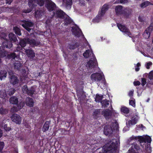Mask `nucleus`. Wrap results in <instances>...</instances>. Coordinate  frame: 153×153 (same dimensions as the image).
Returning <instances> with one entry per match:
<instances>
[{"mask_svg":"<svg viewBox=\"0 0 153 153\" xmlns=\"http://www.w3.org/2000/svg\"><path fill=\"white\" fill-rule=\"evenodd\" d=\"M129 104L134 107L135 106V102L134 100H130L129 101Z\"/></svg>","mask_w":153,"mask_h":153,"instance_id":"49","label":"nucleus"},{"mask_svg":"<svg viewBox=\"0 0 153 153\" xmlns=\"http://www.w3.org/2000/svg\"><path fill=\"white\" fill-rule=\"evenodd\" d=\"M112 126L113 127V128L114 129H117L118 128V125L116 123H113L112 124Z\"/></svg>","mask_w":153,"mask_h":153,"instance_id":"53","label":"nucleus"},{"mask_svg":"<svg viewBox=\"0 0 153 153\" xmlns=\"http://www.w3.org/2000/svg\"><path fill=\"white\" fill-rule=\"evenodd\" d=\"M83 56L86 58L90 57L91 59L86 63V67H96L97 66V63L92 51H90L88 50H87L83 53Z\"/></svg>","mask_w":153,"mask_h":153,"instance_id":"1","label":"nucleus"},{"mask_svg":"<svg viewBox=\"0 0 153 153\" xmlns=\"http://www.w3.org/2000/svg\"><path fill=\"white\" fill-rule=\"evenodd\" d=\"M102 114L107 120L111 117L112 114V112L109 109H104L102 111Z\"/></svg>","mask_w":153,"mask_h":153,"instance_id":"15","label":"nucleus"},{"mask_svg":"<svg viewBox=\"0 0 153 153\" xmlns=\"http://www.w3.org/2000/svg\"><path fill=\"white\" fill-rule=\"evenodd\" d=\"M152 65V63L151 62H149L146 63L147 67H149V66H151Z\"/></svg>","mask_w":153,"mask_h":153,"instance_id":"58","label":"nucleus"},{"mask_svg":"<svg viewBox=\"0 0 153 153\" xmlns=\"http://www.w3.org/2000/svg\"><path fill=\"white\" fill-rule=\"evenodd\" d=\"M113 132V128L109 125L105 126L104 128V133L106 135L110 136Z\"/></svg>","mask_w":153,"mask_h":153,"instance_id":"13","label":"nucleus"},{"mask_svg":"<svg viewBox=\"0 0 153 153\" xmlns=\"http://www.w3.org/2000/svg\"><path fill=\"white\" fill-rule=\"evenodd\" d=\"M151 4V3L148 1H146L142 3L140 5V7L144 8L148 6Z\"/></svg>","mask_w":153,"mask_h":153,"instance_id":"36","label":"nucleus"},{"mask_svg":"<svg viewBox=\"0 0 153 153\" xmlns=\"http://www.w3.org/2000/svg\"><path fill=\"white\" fill-rule=\"evenodd\" d=\"M13 0H6V3L10 4L12 1Z\"/></svg>","mask_w":153,"mask_h":153,"instance_id":"62","label":"nucleus"},{"mask_svg":"<svg viewBox=\"0 0 153 153\" xmlns=\"http://www.w3.org/2000/svg\"><path fill=\"white\" fill-rule=\"evenodd\" d=\"M6 36V34L4 33H1L0 34V38L1 39H5Z\"/></svg>","mask_w":153,"mask_h":153,"instance_id":"51","label":"nucleus"},{"mask_svg":"<svg viewBox=\"0 0 153 153\" xmlns=\"http://www.w3.org/2000/svg\"><path fill=\"white\" fill-rule=\"evenodd\" d=\"M146 153H151V150L150 148L147 147L145 149Z\"/></svg>","mask_w":153,"mask_h":153,"instance_id":"54","label":"nucleus"},{"mask_svg":"<svg viewBox=\"0 0 153 153\" xmlns=\"http://www.w3.org/2000/svg\"><path fill=\"white\" fill-rule=\"evenodd\" d=\"M113 141L108 140L107 141L105 144V146L104 148V152L105 153H111L113 152L117 149L115 143L114 141L116 142L115 140H113Z\"/></svg>","mask_w":153,"mask_h":153,"instance_id":"3","label":"nucleus"},{"mask_svg":"<svg viewBox=\"0 0 153 153\" xmlns=\"http://www.w3.org/2000/svg\"><path fill=\"white\" fill-rule=\"evenodd\" d=\"M139 149V146L135 143H133L128 150V153H138L137 151Z\"/></svg>","mask_w":153,"mask_h":153,"instance_id":"14","label":"nucleus"},{"mask_svg":"<svg viewBox=\"0 0 153 153\" xmlns=\"http://www.w3.org/2000/svg\"><path fill=\"white\" fill-rule=\"evenodd\" d=\"M15 90L14 89L12 88L10 89L7 92V94H8L9 96H11L14 94Z\"/></svg>","mask_w":153,"mask_h":153,"instance_id":"42","label":"nucleus"},{"mask_svg":"<svg viewBox=\"0 0 153 153\" xmlns=\"http://www.w3.org/2000/svg\"><path fill=\"white\" fill-rule=\"evenodd\" d=\"M4 46H5L6 48H10L12 47L13 44L12 43L10 42L9 44H7V45H4Z\"/></svg>","mask_w":153,"mask_h":153,"instance_id":"52","label":"nucleus"},{"mask_svg":"<svg viewBox=\"0 0 153 153\" xmlns=\"http://www.w3.org/2000/svg\"><path fill=\"white\" fill-rule=\"evenodd\" d=\"M7 57L10 59H17V56L15 53H12L7 55Z\"/></svg>","mask_w":153,"mask_h":153,"instance_id":"37","label":"nucleus"},{"mask_svg":"<svg viewBox=\"0 0 153 153\" xmlns=\"http://www.w3.org/2000/svg\"><path fill=\"white\" fill-rule=\"evenodd\" d=\"M72 0H62V5L67 9H70L71 7Z\"/></svg>","mask_w":153,"mask_h":153,"instance_id":"18","label":"nucleus"},{"mask_svg":"<svg viewBox=\"0 0 153 153\" xmlns=\"http://www.w3.org/2000/svg\"><path fill=\"white\" fill-rule=\"evenodd\" d=\"M50 123V122L49 121H47L45 123L42 128V130L43 132H45L48 130L49 127Z\"/></svg>","mask_w":153,"mask_h":153,"instance_id":"31","label":"nucleus"},{"mask_svg":"<svg viewBox=\"0 0 153 153\" xmlns=\"http://www.w3.org/2000/svg\"><path fill=\"white\" fill-rule=\"evenodd\" d=\"M134 84L135 85H140V82L138 81H134Z\"/></svg>","mask_w":153,"mask_h":153,"instance_id":"57","label":"nucleus"},{"mask_svg":"<svg viewBox=\"0 0 153 153\" xmlns=\"http://www.w3.org/2000/svg\"><path fill=\"white\" fill-rule=\"evenodd\" d=\"M20 24L28 31L30 32L31 30L30 27L33 26V24L30 22L24 21L22 22Z\"/></svg>","mask_w":153,"mask_h":153,"instance_id":"10","label":"nucleus"},{"mask_svg":"<svg viewBox=\"0 0 153 153\" xmlns=\"http://www.w3.org/2000/svg\"><path fill=\"white\" fill-rule=\"evenodd\" d=\"M117 27L120 30L124 33V34L131 37V34L129 30L125 25L121 24H117Z\"/></svg>","mask_w":153,"mask_h":153,"instance_id":"7","label":"nucleus"},{"mask_svg":"<svg viewBox=\"0 0 153 153\" xmlns=\"http://www.w3.org/2000/svg\"><path fill=\"white\" fill-rule=\"evenodd\" d=\"M45 6L49 11L54 10L56 7V5L55 3L51 0H46L45 3Z\"/></svg>","mask_w":153,"mask_h":153,"instance_id":"9","label":"nucleus"},{"mask_svg":"<svg viewBox=\"0 0 153 153\" xmlns=\"http://www.w3.org/2000/svg\"><path fill=\"white\" fill-rule=\"evenodd\" d=\"M8 73L10 76L13 75H12L14 74V72L13 71L10 70L9 71H8Z\"/></svg>","mask_w":153,"mask_h":153,"instance_id":"59","label":"nucleus"},{"mask_svg":"<svg viewBox=\"0 0 153 153\" xmlns=\"http://www.w3.org/2000/svg\"><path fill=\"white\" fill-rule=\"evenodd\" d=\"M141 85L144 86L146 83V79L145 78H142Z\"/></svg>","mask_w":153,"mask_h":153,"instance_id":"50","label":"nucleus"},{"mask_svg":"<svg viewBox=\"0 0 153 153\" xmlns=\"http://www.w3.org/2000/svg\"><path fill=\"white\" fill-rule=\"evenodd\" d=\"M2 125L4 130L7 131H9L11 129V128L9 127H7V124H5L4 123H2Z\"/></svg>","mask_w":153,"mask_h":153,"instance_id":"43","label":"nucleus"},{"mask_svg":"<svg viewBox=\"0 0 153 153\" xmlns=\"http://www.w3.org/2000/svg\"><path fill=\"white\" fill-rule=\"evenodd\" d=\"M46 1V0H29L28 4L30 8L25 10L23 11V12L25 13H29L31 11L32 8L35 6V3L36 2L40 6H42Z\"/></svg>","mask_w":153,"mask_h":153,"instance_id":"5","label":"nucleus"},{"mask_svg":"<svg viewBox=\"0 0 153 153\" xmlns=\"http://www.w3.org/2000/svg\"><path fill=\"white\" fill-rule=\"evenodd\" d=\"M109 102V101L106 100H103L101 102L102 107L104 108L107 107L108 106Z\"/></svg>","mask_w":153,"mask_h":153,"instance_id":"28","label":"nucleus"},{"mask_svg":"<svg viewBox=\"0 0 153 153\" xmlns=\"http://www.w3.org/2000/svg\"><path fill=\"white\" fill-rule=\"evenodd\" d=\"M8 112V110L7 109L4 108L3 107L1 108L0 109V114H7Z\"/></svg>","mask_w":153,"mask_h":153,"instance_id":"34","label":"nucleus"},{"mask_svg":"<svg viewBox=\"0 0 153 153\" xmlns=\"http://www.w3.org/2000/svg\"><path fill=\"white\" fill-rule=\"evenodd\" d=\"M9 37L10 40L11 42H15L17 40L15 34L12 33L9 34Z\"/></svg>","mask_w":153,"mask_h":153,"instance_id":"29","label":"nucleus"},{"mask_svg":"<svg viewBox=\"0 0 153 153\" xmlns=\"http://www.w3.org/2000/svg\"><path fill=\"white\" fill-rule=\"evenodd\" d=\"M68 47L71 49H73L74 48V45H69L68 46Z\"/></svg>","mask_w":153,"mask_h":153,"instance_id":"60","label":"nucleus"},{"mask_svg":"<svg viewBox=\"0 0 153 153\" xmlns=\"http://www.w3.org/2000/svg\"><path fill=\"white\" fill-rule=\"evenodd\" d=\"M115 11L117 15H120L123 13V7L121 5L117 6L115 8Z\"/></svg>","mask_w":153,"mask_h":153,"instance_id":"21","label":"nucleus"},{"mask_svg":"<svg viewBox=\"0 0 153 153\" xmlns=\"http://www.w3.org/2000/svg\"><path fill=\"white\" fill-rule=\"evenodd\" d=\"M9 102L12 104L16 105H17L18 104H19L20 102L18 101V98L15 96L11 97L9 99Z\"/></svg>","mask_w":153,"mask_h":153,"instance_id":"20","label":"nucleus"},{"mask_svg":"<svg viewBox=\"0 0 153 153\" xmlns=\"http://www.w3.org/2000/svg\"><path fill=\"white\" fill-rule=\"evenodd\" d=\"M34 102L33 100L31 98H28L26 100V105L30 107H32L33 106Z\"/></svg>","mask_w":153,"mask_h":153,"instance_id":"26","label":"nucleus"},{"mask_svg":"<svg viewBox=\"0 0 153 153\" xmlns=\"http://www.w3.org/2000/svg\"><path fill=\"white\" fill-rule=\"evenodd\" d=\"M2 130L1 129H0V137L2 136Z\"/></svg>","mask_w":153,"mask_h":153,"instance_id":"63","label":"nucleus"},{"mask_svg":"<svg viewBox=\"0 0 153 153\" xmlns=\"http://www.w3.org/2000/svg\"><path fill=\"white\" fill-rule=\"evenodd\" d=\"M44 11L42 10H39L36 11L35 13V16L36 18H40L44 15Z\"/></svg>","mask_w":153,"mask_h":153,"instance_id":"25","label":"nucleus"},{"mask_svg":"<svg viewBox=\"0 0 153 153\" xmlns=\"http://www.w3.org/2000/svg\"><path fill=\"white\" fill-rule=\"evenodd\" d=\"M152 20V22L150 26L146 29L143 33V37L146 39L149 38L150 33L153 30V19Z\"/></svg>","mask_w":153,"mask_h":153,"instance_id":"8","label":"nucleus"},{"mask_svg":"<svg viewBox=\"0 0 153 153\" xmlns=\"http://www.w3.org/2000/svg\"><path fill=\"white\" fill-rule=\"evenodd\" d=\"M4 146V143L3 142H0V152L3 149ZM0 153H1L0 152Z\"/></svg>","mask_w":153,"mask_h":153,"instance_id":"47","label":"nucleus"},{"mask_svg":"<svg viewBox=\"0 0 153 153\" xmlns=\"http://www.w3.org/2000/svg\"><path fill=\"white\" fill-rule=\"evenodd\" d=\"M22 89L23 93H26L27 94L28 90L26 85L23 86L22 88Z\"/></svg>","mask_w":153,"mask_h":153,"instance_id":"45","label":"nucleus"},{"mask_svg":"<svg viewBox=\"0 0 153 153\" xmlns=\"http://www.w3.org/2000/svg\"><path fill=\"white\" fill-rule=\"evenodd\" d=\"M21 64L20 62H17L15 63L14 64V67H20Z\"/></svg>","mask_w":153,"mask_h":153,"instance_id":"55","label":"nucleus"},{"mask_svg":"<svg viewBox=\"0 0 153 153\" xmlns=\"http://www.w3.org/2000/svg\"><path fill=\"white\" fill-rule=\"evenodd\" d=\"M100 109H97L93 111V116L94 117L95 119H97L100 114Z\"/></svg>","mask_w":153,"mask_h":153,"instance_id":"27","label":"nucleus"},{"mask_svg":"<svg viewBox=\"0 0 153 153\" xmlns=\"http://www.w3.org/2000/svg\"><path fill=\"white\" fill-rule=\"evenodd\" d=\"M19 68V71H20V72L22 74V75H23V74H25L26 73V71L25 70V69L23 68L22 69H21V68Z\"/></svg>","mask_w":153,"mask_h":153,"instance_id":"46","label":"nucleus"},{"mask_svg":"<svg viewBox=\"0 0 153 153\" xmlns=\"http://www.w3.org/2000/svg\"><path fill=\"white\" fill-rule=\"evenodd\" d=\"M56 14L58 17L62 19H63L64 17L66 15L64 12L61 10H57L56 12Z\"/></svg>","mask_w":153,"mask_h":153,"instance_id":"24","label":"nucleus"},{"mask_svg":"<svg viewBox=\"0 0 153 153\" xmlns=\"http://www.w3.org/2000/svg\"><path fill=\"white\" fill-rule=\"evenodd\" d=\"M25 105L24 102L22 101L19 102V104H18L17 106H14L10 110V111L12 112H16L18 111L19 110L22 108Z\"/></svg>","mask_w":153,"mask_h":153,"instance_id":"11","label":"nucleus"},{"mask_svg":"<svg viewBox=\"0 0 153 153\" xmlns=\"http://www.w3.org/2000/svg\"><path fill=\"white\" fill-rule=\"evenodd\" d=\"M35 89L34 87H32L28 90L27 94L30 96H32L33 94H35Z\"/></svg>","mask_w":153,"mask_h":153,"instance_id":"32","label":"nucleus"},{"mask_svg":"<svg viewBox=\"0 0 153 153\" xmlns=\"http://www.w3.org/2000/svg\"><path fill=\"white\" fill-rule=\"evenodd\" d=\"M121 111L122 112L126 114H128L129 112V109L127 107L123 106L121 108Z\"/></svg>","mask_w":153,"mask_h":153,"instance_id":"39","label":"nucleus"},{"mask_svg":"<svg viewBox=\"0 0 153 153\" xmlns=\"http://www.w3.org/2000/svg\"><path fill=\"white\" fill-rule=\"evenodd\" d=\"M19 79L15 75H12L10 79V83L13 85H17L19 82Z\"/></svg>","mask_w":153,"mask_h":153,"instance_id":"19","label":"nucleus"},{"mask_svg":"<svg viewBox=\"0 0 153 153\" xmlns=\"http://www.w3.org/2000/svg\"><path fill=\"white\" fill-rule=\"evenodd\" d=\"M7 72L5 70H1L0 71V79L2 80L4 79L7 76Z\"/></svg>","mask_w":153,"mask_h":153,"instance_id":"30","label":"nucleus"},{"mask_svg":"<svg viewBox=\"0 0 153 153\" xmlns=\"http://www.w3.org/2000/svg\"><path fill=\"white\" fill-rule=\"evenodd\" d=\"M72 31L75 36L79 37L81 34V31L77 26H75L72 28Z\"/></svg>","mask_w":153,"mask_h":153,"instance_id":"17","label":"nucleus"},{"mask_svg":"<svg viewBox=\"0 0 153 153\" xmlns=\"http://www.w3.org/2000/svg\"><path fill=\"white\" fill-rule=\"evenodd\" d=\"M139 21L141 22H145L144 19L143 18L139 17L138 18Z\"/></svg>","mask_w":153,"mask_h":153,"instance_id":"56","label":"nucleus"},{"mask_svg":"<svg viewBox=\"0 0 153 153\" xmlns=\"http://www.w3.org/2000/svg\"><path fill=\"white\" fill-rule=\"evenodd\" d=\"M26 43L29 44L32 46H34L39 45L40 42L32 39L26 38L22 40L20 44L22 47H24L26 46Z\"/></svg>","mask_w":153,"mask_h":153,"instance_id":"6","label":"nucleus"},{"mask_svg":"<svg viewBox=\"0 0 153 153\" xmlns=\"http://www.w3.org/2000/svg\"><path fill=\"white\" fill-rule=\"evenodd\" d=\"M141 66V65L140 63H138L137 64V67H139L140 66Z\"/></svg>","mask_w":153,"mask_h":153,"instance_id":"64","label":"nucleus"},{"mask_svg":"<svg viewBox=\"0 0 153 153\" xmlns=\"http://www.w3.org/2000/svg\"><path fill=\"white\" fill-rule=\"evenodd\" d=\"M128 2V0H119L118 1H115L114 3L117 4L119 2H120L122 4H125L127 3Z\"/></svg>","mask_w":153,"mask_h":153,"instance_id":"44","label":"nucleus"},{"mask_svg":"<svg viewBox=\"0 0 153 153\" xmlns=\"http://www.w3.org/2000/svg\"><path fill=\"white\" fill-rule=\"evenodd\" d=\"M12 121L16 124H20L21 122L22 119L20 116L16 114H13L11 117Z\"/></svg>","mask_w":153,"mask_h":153,"instance_id":"12","label":"nucleus"},{"mask_svg":"<svg viewBox=\"0 0 153 153\" xmlns=\"http://www.w3.org/2000/svg\"><path fill=\"white\" fill-rule=\"evenodd\" d=\"M108 5L107 4H104L102 7L101 11L99 12V14L101 16H103L105 12L108 10Z\"/></svg>","mask_w":153,"mask_h":153,"instance_id":"22","label":"nucleus"},{"mask_svg":"<svg viewBox=\"0 0 153 153\" xmlns=\"http://www.w3.org/2000/svg\"><path fill=\"white\" fill-rule=\"evenodd\" d=\"M63 19L64 20V23L65 24H68L71 22V20L69 16L65 15Z\"/></svg>","mask_w":153,"mask_h":153,"instance_id":"33","label":"nucleus"},{"mask_svg":"<svg viewBox=\"0 0 153 153\" xmlns=\"http://www.w3.org/2000/svg\"><path fill=\"white\" fill-rule=\"evenodd\" d=\"M103 96H100L99 95H97L96 97L95 98V100L96 102H100L102 101L101 100L102 99Z\"/></svg>","mask_w":153,"mask_h":153,"instance_id":"41","label":"nucleus"},{"mask_svg":"<svg viewBox=\"0 0 153 153\" xmlns=\"http://www.w3.org/2000/svg\"><path fill=\"white\" fill-rule=\"evenodd\" d=\"M13 30L16 34L19 36L21 35L20 29L18 27H14L13 28Z\"/></svg>","mask_w":153,"mask_h":153,"instance_id":"38","label":"nucleus"},{"mask_svg":"<svg viewBox=\"0 0 153 153\" xmlns=\"http://www.w3.org/2000/svg\"><path fill=\"white\" fill-rule=\"evenodd\" d=\"M7 53L4 50H0V57H3L6 56Z\"/></svg>","mask_w":153,"mask_h":153,"instance_id":"40","label":"nucleus"},{"mask_svg":"<svg viewBox=\"0 0 153 153\" xmlns=\"http://www.w3.org/2000/svg\"><path fill=\"white\" fill-rule=\"evenodd\" d=\"M92 80L96 81L99 86L105 85L106 83L104 74L102 73H95L92 74L91 76Z\"/></svg>","mask_w":153,"mask_h":153,"instance_id":"2","label":"nucleus"},{"mask_svg":"<svg viewBox=\"0 0 153 153\" xmlns=\"http://www.w3.org/2000/svg\"><path fill=\"white\" fill-rule=\"evenodd\" d=\"M149 77L150 80L153 79V71H152L149 73Z\"/></svg>","mask_w":153,"mask_h":153,"instance_id":"48","label":"nucleus"},{"mask_svg":"<svg viewBox=\"0 0 153 153\" xmlns=\"http://www.w3.org/2000/svg\"><path fill=\"white\" fill-rule=\"evenodd\" d=\"M102 17V16H101L100 15V14H98V15L97 16V17L94 19H93V22L94 23L98 22L100 20H101Z\"/></svg>","mask_w":153,"mask_h":153,"instance_id":"35","label":"nucleus"},{"mask_svg":"<svg viewBox=\"0 0 153 153\" xmlns=\"http://www.w3.org/2000/svg\"><path fill=\"white\" fill-rule=\"evenodd\" d=\"M25 52L28 57L32 59L35 56V54L33 51L31 49H25Z\"/></svg>","mask_w":153,"mask_h":153,"instance_id":"16","label":"nucleus"},{"mask_svg":"<svg viewBox=\"0 0 153 153\" xmlns=\"http://www.w3.org/2000/svg\"><path fill=\"white\" fill-rule=\"evenodd\" d=\"M139 119V117L137 115H136L135 117L134 116L132 117L131 120L128 121L129 125H130V124H131V125H133L136 124Z\"/></svg>","mask_w":153,"mask_h":153,"instance_id":"23","label":"nucleus"},{"mask_svg":"<svg viewBox=\"0 0 153 153\" xmlns=\"http://www.w3.org/2000/svg\"><path fill=\"white\" fill-rule=\"evenodd\" d=\"M134 91H131L129 92L128 95L130 97H132L133 95Z\"/></svg>","mask_w":153,"mask_h":153,"instance_id":"61","label":"nucleus"},{"mask_svg":"<svg viewBox=\"0 0 153 153\" xmlns=\"http://www.w3.org/2000/svg\"><path fill=\"white\" fill-rule=\"evenodd\" d=\"M133 140H136V141L138 140L140 143H146V142L150 143L151 141V138L149 136L147 135L143 136H138L137 137L132 136L128 140V141L129 142V143L131 144L132 143H130V142Z\"/></svg>","mask_w":153,"mask_h":153,"instance_id":"4","label":"nucleus"}]
</instances>
